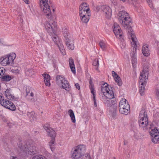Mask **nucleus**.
Instances as JSON below:
<instances>
[{"instance_id": "obj_1", "label": "nucleus", "mask_w": 159, "mask_h": 159, "mask_svg": "<svg viewBox=\"0 0 159 159\" xmlns=\"http://www.w3.org/2000/svg\"><path fill=\"white\" fill-rule=\"evenodd\" d=\"M101 90L102 94V99L104 103L108 107L113 109V112H116L117 110V105L115 99H113L114 96L113 91L110 86L106 83L102 84Z\"/></svg>"}, {"instance_id": "obj_2", "label": "nucleus", "mask_w": 159, "mask_h": 159, "mask_svg": "<svg viewBox=\"0 0 159 159\" xmlns=\"http://www.w3.org/2000/svg\"><path fill=\"white\" fill-rule=\"evenodd\" d=\"M118 16L120 23L125 28L127 29L129 38H132V35L135 36L130 26L131 20L129 14L126 11L122 10L119 12Z\"/></svg>"}, {"instance_id": "obj_3", "label": "nucleus", "mask_w": 159, "mask_h": 159, "mask_svg": "<svg viewBox=\"0 0 159 159\" xmlns=\"http://www.w3.org/2000/svg\"><path fill=\"white\" fill-rule=\"evenodd\" d=\"M86 148L84 145H79L73 148L71 152L72 159H92L89 154L84 155Z\"/></svg>"}, {"instance_id": "obj_4", "label": "nucleus", "mask_w": 159, "mask_h": 159, "mask_svg": "<svg viewBox=\"0 0 159 159\" xmlns=\"http://www.w3.org/2000/svg\"><path fill=\"white\" fill-rule=\"evenodd\" d=\"M17 150L18 152L23 155L26 154L34 155L36 153V149L35 145L33 143H28L25 144L19 143Z\"/></svg>"}, {"instance_id": "obj_5", "label": "nucleus", "mask_w": 159, "mask_h": 159, "mask_svg": "<svg viewBox=\"0 0 159 159\" xmlns=\"http://www.w3.org/2000/svg\"><path fill=\"white\" fill-rule=\"evenodd\" d=\"M138 123L140 127L144 130H148L151 128L147 112L143 108H142L140 112Z\"/></svg>"}, {"instance_id": "obj_6", "label": "nucleus", "mask_w": 159, "mask_h": 159, "mask_svg": "<svg viewBox=\"0 0 159 159\" xmlns=\"http://www.w3.org/2000/svg\"><path fill=\"white\" fill-rule=\"evenodd\" d=\"M39 7L44 15L48 18L52 16L51 12L52 6L50 1L49 0H39Z\"/></svg>"}, {"instance_id": "obj_7", "label": "nucleus", "mask_w": 159, "mask_h": 159, "mask_svg": "<svg viewBox=\"0 0 159 159\" xmlns=\"http://www.w3.org/2000/svg\"><path fill=\"white\" fill-rule=\"evenodd\" d=\"M131 36L132 38H130V39L132 41L131 43L132 46L133 47V48L131 53V60L133 66L134 67L136 65L137 62L136 51L137 48L139 45V43L136 36H134L133 35Z\"/></svg>"}, {"instance_id": "obj_8", "label": "nucleus", "mask_w": 159, "mask_h": 159, "mask_svg": "<svg viewBox=\"0 0 159 159\" xmlns=\"http://www.w3.org/2000/svg\"><path fill=\"white\" fill-rule=\"evenodd\" d=\"M56 81L57 85L60 87H61L66 90H69L70 85L68 82L65 79L62 75H58L56 77Z\"/></svg>"}, {"instance_id": "obj_9", "label": "nucleus", "mask_w": 159, "mask_h": 159, "mask_svg": "<svg viewBox=\"0 0 159 159\" xmlns=\"http://www.w3.org/2000/svg\"><path fill=\"white\" fill-rule=\"evenodd\" d=\"M127 100L125 98H122L119 104V110L121 114H127L129 112V105L126 102Z\"/></svg>"}, {"instance_id": "obj_10", "label": "nucleus", "mask_w": 159, "mask_h": 159, "mask_svg": "<svg viewBox=\"0 0 159 159\" xmlns=\"http://www.w3.org/2000/svg\"><path fill=\"white\" fill-rule=\"evenodd\" d=\"M0 104L5 107L11 110L15 111L16 110L15 105L11 101L4 99L1 93H0Z\"/></svg>"}, {"instance_id": "obj_11", "label": "nucleus", "mask_w": 159, "mask_h": 159, "mask_svg": "<svg viewBox=\"0 0 159 159\" xmlns=\"http://www.w3.org/2000/svg\"><path fill=\"white\" fill-rule=\"evenodd\" d=\"M97 11L101 10L103 14L108 19L111 18V16L112 10L110 7L107 6H96Z\"/></svg>"}, {"instance_id": "obj_12", "label": "nucleus", "mask_w": 159, "mask_h": 159, "mask_svg": "<svg viewBox=\"0 0 159 159\" xmlns=\"http://www.w3.org/2000/svg\"><path fill=\"white\" fill-rule=\"evenodd\" d=\"M45 28L50 34L55 33L56 23L53 20L46 22L44 24Z\"/></svg>"}, {"instance_id": "obj_13", "label": "nucleus", "mask_w": 159, "mask_h": 159, "mask_svg": "<svg viewBox=\"0 0 159 159\" xmlns=\"http://www.w3.org/2000/svg\"><path fill=\"white\" fill-rule=\"evenodd\" d=\"M16 57V54L14 53L8 54L5 56L1 58L2 64L3 66H6L12 63Z\"/></svg>"}, {"instance_id": "obj_14", "label": "nucleus", "mask_w": 159, "mask_h": 159, "mask_svg": "<svg viewBox=\"0 0 159 159\" xmlns=\"http://www.w3.org/2000/svg\"><path fill=\"white\" fill-rule=\"evenodd\" d=\"M149 65H146L144 66L143 70L140 73L139 77V82H147L148 78Z\"/></svg>"}, {"instance_id": "obj_15", "label": "nucleus", "mask_w": 159, "mask_h": 159, "mask_svg": "<svg viewBox=\"0 0 159 159\" xmlns=\"http://www.w3.org/2000/svg\"><path fill=\"white\" fill-rule=\"evenodd\" d=\"M150 134L152 137V142L154 143H157L159 142V130L157 129L154 128L152 129L150 132Z\"/></svg>"}, {"instance_id": "obj_16", "label": "nucleus", "mask_w": 159, "mask_h": 159, "mask_svg": "<svg viewBox=\"0 0 159 159\" xmlns=\"http://www.w3.org/2000/svg\"><path fill=\"white\" fill-rule=\"evenodd\" d=\"M113 30L116 38L119 39H122L123 36L122 35V32L119 25L115 23L113 26Z\"/></svg>"}, {"instance_id": "obj_17", "label": "nucleus", "mask_w": 159, "mask_h": 159, "mask_svg": "<svg viewBox=\"0 0 159 159\" xmlns=\"http://www.w3.org/2000/svg\"><path fill=\"white\" fill-rule=\"evenodd\" d=\"M65 42L68 49L72 50L74 49V42L72 37L65 39Z\"/></svg>"}, {"instance_id": "obj_18", "label": "nucleus", "mask_w": 159, "mask_h": 159, "mask_svg": "<svg viewBox=\"0 0 159 159\" xmlns=\"http://www.w3.org/2000/svg\"><path fill=\"white\" fill-rule=\"evenodd\" d=\"M80 18L83 23L87 24L90 19V13H79Z\"/></svg>"}, {"instance_id": "obj_19", "label": "nucleus", "mask_w": 159, "mask_h": 159, "mask_svg": "<svg viewBox=\"0 0 159 159\" xmlns=\"http://www.w3.org/2000/svg\"><path fill=\"white\" fill-rule=\"evenodd\" d=\"M79 9V13H90L89 7L86 3H82L80 6Z\"/></svg>"}, {"instance_id": "obj_20", "label": "nucleus", "mask_w": 159, "mask_h": 159, "mask_svg": "<svg viewBox=\"0 0 159 159\" xmlns=\"http://www.w3.org/2000/svg\"><path fill=\"white\" fill-rule=\"evenodd\" d=\"M44 129L48 132V135L50 136L51 138H55L56 136V132L52 129L49 127L46 126L45 127Z\"/></svg>"}, {"instance_id": "obj_21", "label": "nucleus", "mask_w": 159, "mask_h": 159, "mask_svg": "<svg viewBox=\"0 0 159 159\" xmlns=\"http://www.w3.org/2000/svg\"><path fill=\"white\" fill-rule=\"evenodd\" d=\"M27 115L31 122L35 121L36 120V114L34 111L28 112Z\"/></svg>"}, {"instance_id": "obj_22", "label": "nucleus", "mask_w": 159, "mask_h": 159, "mask_svg": "<svg viewBox=\"0 0 159 159\" xmlns=\"http://www.w3.org/2000/svg\"><path fill=\"white\" fill-rule=\"evenodd\" d=\"M146 82H139V91L140 95L141 96L144 94V92L145 90V88L146 85Z\"/></svg>"}, {"instance_id": "obj_23", "label": "nucleus", "mask_w": 159, "mask_h": 159, "mask_svg": "<svg viewBox=\"0 0 159 159\" xmlns=\"http://www.w3.org/2000/svg\"><path fill=\"white\" fill-rule=\"evenodd\" d=\"M142 53L144 56L148 57L149 55V50L148 46L146 45H143L142 49Z\"/></svg>"}, {"instance_id": "obj_24", "label": "nucleus", "mask_w": 159, "mask_h": 159, "mask_svg": "<svg viewBox=\"0 0 159 159\" xmlns=\"http://www.w3.org/2000/svg\"><path fill=\"white\" fill-rule=\"evenodd\" d=\"M43 75L44 77L45 85L47 86H50V76L47 74H44Z\"/></svg>"}, {"instance_id": "obj_25", "label": "nucleus", "mask_w": 159, "mask_h": 159, "mask_svg": "<svg viewBox=\"0 0 159 159\" xmlns=\"http://www.w3.org/2000/svg\"><path fill=\"white\" fill-rule=\"evenodd\" d=\"M52 35V38L53 41L57 45L61 43V40L59 38L58 36L55 34V33L51 34Z\"/></svg>"}, {"instance_id": "obj_26", "label": "nucleus", "mask_w": 159, "mask_h": 159, "mask_svg": "<svg viewBox=\"0 0 159 159\" xmlns=\"http://www.w3.org/2000/svg\"><path fill=\"white\" fill-rule=\"evenodd\" d=\"M5 92L6 97L7 99L13 101L16 100V98H15L14 96L12 95L8 90H6Z\"/></svg>"}, {"instance_id": "obj_27", "label": "nucleus", "mask_w": 159, "mask_h": 159, "mask_svg": "<svg viewBox=\"0 0 159 159\" xmlns=\"http://www.w3.org/2000/svg\"><path fill=\"white\" fill-rule=\"evenodd\" d=\"M62 31L65 39L68 38L69 37H72L68 32L67 29L66 27H64L62 28Z\"/></svg>"}, {"instance_id": "obj_28", "label": "nucleus", "mask_w": 159, "mask_h": 159, "mask_svg": "<svg viewBox=\"0 0 159 159\" xmlns=\"http://www.w3.org/2000/svg\"><path fill=\"white\" fill-rule=\"evenodd\" d=\"M69 64L70 67L73 73H75V68L74 64L73 59L72 58H70L69 59Z\"/></svg>"}, {"instance_id": "obj_29", "label": "nucleus", "mask_w": 159, "mask_h": 159, "mask_svg": "<svg viewBox=\"0 0 159 159\" xmlns=\"http://www.w3.org/2000/svg\"><path fill=\"white\" fill-rule=\"evenodd\" d=\"M68 113L71 118L72 122L74 123H75V117L73 111L71 109H70L68 111Z\"/></svg>"}, {"instance_id": "obj_30", "label": "nucleus", "mask_w": 159, "mask_h": 159, "mask_svg": "<svg viewBox=\"0 0 159 159\" xmlns=\"http://www.w3.org/2000/svg\"><path fill=\"white\" fill-rule=\"evenodd\" d=\"M57 46L62 54L63 55H65L66 52L63 44L61 43L57 45Z\"/></svg>"}, {"instance_id": "obj_31", "label": "nucleus", "mask_w": 159, "mask_h": 159, "mask_svg": "<svg viewBox=\"0 0 159 159\" xmlns=\"http://www.w3.org/2000/svg\"><path fill=\"white\" fill-rule=\"evenodd\" d=\"M11 76L9 75H5L1 77L2 80L4 81H8L11 80Z\"/></svg>"}, {"instance_id": "obj_32", "label": "nucleus", "mask_w": 159, "mask_h": 159, "mask_svg": "<svg viewBox=\"0 0 159 159\" xmlns=\"http://www.w3.org/2000/svg\"><path fill=\"white\" fill-rule=\"evenodd\" d=\"M33 71L31 69H26L25 71L26 75L28 76H31L33 74Z\"/></svg>"}, {"instance_id": "obj_33", "label": "nucleus", "mask_w": 159, "mask_h": 159, "mask_svg": "<svg viewBox=\"0 0 159 159\" xmlns=\"http://www.w3.org/2000/svg\"><path fill=\"white\" fill-rule=\"evenodd\" d=\"M26 98L29 97L34 96V93L32 92V90H28V89L26 90Z\"/></svg>"}, {"instance_id": "obj_34", "label": "nucleus", "mask_w": 159, "mask_h": 159, "mask_svg": "<svg viewBox=\"0 0 159 159\" xmlns=\"http://www.w3.org/2000/svg\"><path fill=\"white\" fill-rule=\"evenodd\" d=\"M115 81L119 86H121L122 85V82L120 79L119 76H117V77L114 78Z\"/></svg>"}, {"instance_id": "obj_35", "label": "nucleus", "mask_w": 159, "mask_h": 159, "mask_svg": "<svg viewBox=\"0 0 159 159\" xmlns=\"http://www.w3.org/2000/svg\"><path fill=\"white\" fill-rule=\"evenodd\" d=\"M99 46L103 50H104L106 48V45L103 41H101L99 43Z\"/></svg>"}, {"instance_id": "obj_36", "label": "nucleus", "mask_w": 159, "mask_h": 159, "mask_svg": "<svg viewBox=\"0 0 159 159\" xmlns=\"http://www.w3.org/2000/svg\"><path fill=\"white\" fill-rule=\"evenodd\" d=\"M155 97L158 100H159V89L157 88L155 90Z\"/></svg>"}, {"instance_id": "obj_37", "label": "nucleus", "mask_w": 159, "mask_h": 159, "mask_svg": "<svg viewBox=\"0 0 159 159\" xmlns=\"http://www.w3.org/2000/svg\"><path fill=\"white\" fill-rule=\"evenodd\" d=\"M34 98V96H32L29 97L27 98H26L29 102H33L35 101Z\"/></svg>"}, {"instance_id": "obj_38", "label": "nucleus", "mask_w": 159, "mask_h": 159, "mask_svg": "<svg viewBox=\"0 0 159 159\" xmlns=\"http://www.w3.org/2000/svg\"><path fill=\"white\" fill-rule=\"evenodd\" d=\"M32 159H46L45 158L41 155H37L34 156Z\"/></svg>"}, {"instance_id": "obj_39", "label": "nucleus", "mask_w": 159, "mask_h": 159, "mask_svg": "<svg viewBox=\"0 0 159 159\" xmlns=\"http://www.w3.org/2000/svg\"><path fill=\"white\" fill-rule=\"evenodd\" d=\"M55 142V138H52V139L49 142V145L50 147H52L53 146Z\"/></svg>"}, {"instance_id": "obj_40", "label": "nucleus", "mask_w": 159, "mask_h": 159, "mask_svg": "<svg viewBox=\"0 0 159 159\" xmlns=\"http://www.w3.org/2000/svg\"><path fill=\"white\" fill-rule=\"evenodd\" d=\"M93 65L95 66H97L99 65L98 60V59H95L93 63Z\"/></svg>"}, {"instance_id": "obj_41", "label": "nucleus", "mask_w": 159, "mask_h": 159, "mask_svg": "<svg viewBox=\"0 0 159 159\" xmlns=\"http://www.w3.org/2000/svg\"><path fill=\"white\" fill-rule=\"evenodd\" d=\"M112 76L114 77V78H115L117 77V76H118L117 74L114 71H112Z\"/></svg>"}, {"instance_id": "obj_42", "label": "nucleus", "mask_w": 159, "mask_h": 159, "mask_svg": "<svg viewBox=\"0 0 159 159\" xmlns=\"http://www.w3.org/2000/svg\"><path fill=\"white\" fill-rule=\"evenodd\" d=\"M91 90V93L93 94V97H95V95L94 94V90L93 87H92V85H91V88H90Z\"/></svg>"}, {"instance_id": "obj_43", "label": "nucleus", "mask_w": 159, "mask_h": 159, "mask_svg": "<svg viewBox=\"0 0 159 159\" xmlns=\"http://www.w3.org/2000/svg\"><path fill=\"white\" fill-rule=\"evenodd\" d=\"M147 2H148V4L150 6V7L152 8L153 7V6L152 4L151 3L150 0H147Z\"/></svg>"}, {"instance_id": "obj_44", "label": "nucleus", "mask_w": 159, "mask_h": 159, "mask_svg": "<svg viewBox=\"0 0 159 159\" xmlns=\"http://www.w3.org/2000/svg\"><path fill=\"white\" fill-rule=\"evenodd\" d=\"M75 87L78 89L79 90L80 89V87L78 83L76 84H75Z\"/></svg>"}, {"instance_id": "obj_45", "label": "nucleus", "mask_w": 159, "mask_h": 159, "mask_svg": "<svg viewBox=\"0 0 159 159\" xmlns=\"http://www.w3.org/2000/svg\"><path fill=\"white\" fill-rule=\"evenodd\" d=\"M93 101H94V106L95 107H97V103H96V100H95V97H93Z\"/></svg>"}, {"instance_id": "obj_46", "label": "nucleus", "mask_w": 159, "mask_h": 159, "mask_svg": "<svg viewBox=\"0 0 159 159\" xmlns=\"http://www.w3.org/2000/svg\"><path fill=\"white\" fill-rule=\"evenodd\" d=\"M0 73H1V74H3V68H1L0 69Z\"/></svg>"}, {"instance_id": "obj_47", "label": "nucleus", "mask_w": 159, "mask_h": 159, "mask_svg": "<svg viewBox=\"0 0 159 159\" xmlns=\"http://www.w3.org/2000/svg\"><path fill=\"white\" fill-rule=\"evenodd\" d=\"M136 0H128V1L129 3H131L132 2V3H133L134 2H135Z\"/></svg>"}, {"instance_id": "obj_48", "label": "nucleus", "mask_w": 159, "mask_h": 159, "mask_svg": "<svg viewBox=\"0 0 159 159\" xmlns=\"http://www.w3.org/2000/svg\"><path fill=\"white\" fill-rule=\"evenodd\" d=\"M10 159H18V158L16 157L11 156Z\"/></svg>"}, {"instance_id": "obj_49", "label": "nucleus", "mask_w": 159, "mask_h": 159, "mask_svg": "<svg viewBox=\"0 0 159 159\" xmlns=\"http://www.w3.org/2000/svg\"><path fill=\"white\" fill-rule=\"evenodd\" d=\"M27 4H28L29 3V0H23Z\"/></svg>"}, {"instance_id": "obj_50", "label": "nucleus", "mask_w": 159, "mask_h": 159, "mask_svg": "<svg viewBox=\"0 0 159 159\" xmlns=\"http://www.w3.org/2000/svg\"><path fill=\"white\" fill-rule=\"evenodd\" d=\"M125 44H122V46H121V47L122 48H125Z\"/></svg>"}, {"instance_id": "obj_51", "label": "nucleus", "mask_w": 159, "mask_h": 159, "mask_svg": "<svg viewBox=\"0 0 159 159\" xmlns=\"http://www.w3.org/2000/svg\"><path fill=\"white\" fill-rule=\"evenodd\" d=\"M120 0L122 1L123 2H125L126 1V0Z\"/></svg>"}, {"instance_id": "obj_52", "label": "nucleus", "mask_w": 159, "mask_h": 159, "mask_svg": "<svg viewBox=\"0 0 159 159\" xmlns=\"http://www.w3.org/2000/svg\"><path fill=\"white\" fill-rule=\"evenodd\" d=\"M40 39H41V42H42V40H43V38L42 37H40Z\"/></svg>"}, {"instance_id": "obj_53", "label": "nucleus", "mask_w": 159, "mask_h": 159, "mask_svg": "<svg viewBox=\"0 0 159 159\" xmlns=\"http://www.w3.org/2000/svg\"><path fill=\"white\" fill-rule=\"evenodd\" d=\"M49 57L50 58V60H53L52 59V58H50V57L49 56Z\"/></svg>"}, {"instance_id": "obj_54", "label": "nucleus", "mask_w": 159, "mask_h": 159, "mask_svg": "<svg viewBox=\"0 0 159 159\" xmlns=\"http://www.w3.org/2000/svg\"><path fill=\"white\" fill-rule=\"evenodd\" d=\"M96 70H98V68L97 67V68H96Z\"/></svg>"}, {"instance_id": "obj_55", "label": "nucleus", "mask_w": 159, "mask_h": 159, "mask_svg": "<svg viewBox=\"0 0 159 159\" xmlns=\"http://www.w3.org/2000/svg\"><path fill=\"white\" fill-rule=\"evenodd\" d=\"M1 73H0V78H1Z\"/></svg>"}, {"instance_id": "obj_56", "label": "nucleus", "mask_w": 159, "mask_h": 159, "mask_svg": "<svg viewBox=\"0 0 159 159\" xmlns=\"http://www.w3.org/2000/svg\"><path fill=\"white\" fill-rule=\"evenodd\" d=\"M89 83H90V84H91V81H90Z\"/></svg>"}, {"instance_id": "obj_57", "label": "nucleus", "mask_w": 159, "mask_h": 159, "mask_svg": "<svg viewBox=\"0 0 159 159\" xmlns=\"http://www.w3.org/2000/svg\"><path fill=\"white\" fill-rule=\"evenodd\" d=\"M52 10H53V11H54V9H52Z\"/></svg>"}, {"instance_id": "obj_58", "label": "nucleus", "mask_w": 159, "mask_h": 159, "mask_svg": "<svg viewBox=\"0 0 159 159\" xmlns=\"http://www.w3.org/2000/svg\"><path fill=\"white\" fill-rule=\"evenodd\" d=\"M39 40H38V41H37V43H39V42H39Z\"/></svg>"}]
</instances>
